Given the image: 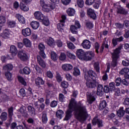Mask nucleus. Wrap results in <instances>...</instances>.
<instances>
[{
  "instance_id": "obj_45",
  "label": "nucleus",
  "mask_w": 129,
  "mask_h": 129,
  "mask_svg": "<svg viewBox=\"0 0 129 129\" xmlns=\"http://www.w3.org/2000/svg\"><path fill=\"white\" fill-rule=\"evenodd\" d=\"M60 86L62 88H64V89H66V88H68V86H69V84L68 82L66 81H63L60 83Z\"/></svg>"
},
{
  "instance_id": "obj_34",
  "label": "nucleus",
  "mask_w": 129,
  "mask_h": 129,
  "mask_svg": "<svg viewBox=\"0 0 129 129\" xmlns=\"http://www.w3.org/2000/svg\"><path fill=\"white\" fill-rule=\"evenodd\" d=\"M17 19L18 20L19 23H20V24H25L26 23V21L25 20V18H24V17L22 15H21V14H17Z\"/></svg>"
},
{
  "instance_id": "obj_3",
  "label": "nucleus",
  "mask_w": 129,
  "mask_h": 129,
  "mask_svg": "<svg viewBox=\"0 0 129 129\" xmlns=\"http://www.w3.org/2000/svg\"><path fill=\"white\" fill-rule=\"evenodd\" d=\"M76 55L80 60H83V61H91L92 58L95 56L93 51H88L85 52L81 49L77 50Z\"/></svg>"
},
{
  "instance_id": "obj_13",
  "label": "nucleus",
  "mask_w": 129,
  "mask_h": 129,
  "mask_svg": "<svg viewBox=\"0 0 129 129\" xmlns=\"http://www.w3.org/2000/svg\"><path fill=\"white\" fill-rule=\"evenodd\" d=\"M46 44L48 46L51 47V48H54L56 45V42L54 38L50 37L46 39Z\"/></svg>"
},
{
  "instance_id": "obj_4",
  "label": "nucleus",
  "mask_w": 129,
  "mask_h": 129,
  "mask_svg": "<svg viewBox=\"0 0 129 129\" xmlns=\"http://www.w3.org/2000/svg\"><path fill=\"white\" fill-rule=\"evenodd\" d=\"M34 16L36 20L39 21V22H41L43 25L46 26V27L50 26V20H49V18H48V17L44 15L41 11L35 12Z\"/></svg>"
},
{
  "instance_id": "obj_2",
  "label": "nucleus",
  "mask_w": 129,
  "mask_h": 129,
  "mask_svg": "<svg viewBox=\"0 0 129 129\" xmlns=\"http://www.w3.org/2000/svg\"><path fill=\"white\" fill-rule=\"evenodd\" d=\"M85 79L86 80V85L88 88H95L96 87V79L97 75L92 70H89L87 74L85 75Z\"/></svg>"
},
{
  "instance_id": "obj_53",
  "label": "nucleus",
  "mask_w": 129,
  "mask_h": 129,
  "mask_svg": "<svg viewBox=\"0 0 129 129\" xmlns=\"http://www.w3.org/2000/svg\"><path fill=\"white\" fill-rule=\"evenodd\" d=\"M115 26L117 29H119V30H122V29H123V27L124 25L121 23L116 22V23H115Z\"/></svg>"
},
{
  "instance_id": "obj_27",
  "label": "nucleus",
  "mask_w": 129,
  "mask_h": 129,
  "mask_svg": "<svg viewBox=\"0 0 129 129\" xmlns=\"http://www.w3.org/2000/svg\"><path fill=\"white\" fill-rule=\"evenodd\" d=\"M30 26L33 30H37L40 27V23L38 21H33L31 22Z\"/></svg>"
},
{
  "instance_id": "obj_50",
  "label": "nucleus",
  "mask_w": 129,
  "mask_h": 129,
  "mask_svg": "<svg viewBox=\"0 0 129 129\" xmlns=\"http://www.w3.org/2000/svg\"><path fill=\"white\" fill-rule=\"evenodd\" d=\"M5 76L7 79L8 80V81H12L13 79L12 73L9 72H7L5 73Z\"/></svg>"
},
{
  "instance_id": "obj_55",
  "label": "nucleus",
  "mask_w": 129,
  "mask_h": 129,
  "mask_svg": "<svg viewBox=\"0 0 129 129\" xmlns=\"http://www.w3.org/2000/svg\"><path fill=\"white\" fill-rule=\"evenodd\" d=\"M1 118L2 120H7L8 119V114L7 112H3L1 114Z\"/></svg>"
},
{
  "instance_id": "obj_7",
  "label": "nucleus",
  "mask_w": 129,
  "mask_h": 129,
  "mask_svg": "<svg viewBox=\"0 0 129 129\" xmlns=\"http://www.w3.org/2000/svg\"><path fill=\"white\" fill-rule=\"evenodd\" d=\"M18 57L20 58L21 61L23 62H27L29 60V56L24 50L20 51L18 53Z\"/></svg>"
},
{
  "instance_id": "obj_42",
  "label": "nucleus",
  "mask_w": 129,
  "mask_h": 129,
  "mask_svg": "<svg viewBox=\"0 0 129 129\" xmlns=\"http://www.w3.org/2000/svg\"><path fill=\"white\" fill-rule=\"evenodd\" d=\"M67 45L69 49H70L71 50H74V49L76 48L74 44L70 41H67Z\"/></svg>"
},
{
  "instance_id": "obj_12",
  "label": "nucleus",
  "mask_w": 129,
  "mask_h": 129,
  "mask_svg": "<svg viewBox=\"0 0 129 129\" xmlns=\"http://www.w3.org/2000/svg\"><path fill=\"white\" fill-rule=\"evenodd\" d=\"M116 114L119 119H121L122 117L123 118L124 114H125L124 112V108L122 106L120 107L119 109L116 111Z\"/></svg>"
},
{
  "instance_id": "obj_44",
  "label": "nucleus",
  "mask_w": 129,
  "mask_h": 129,
  "mask_svg": "<svg viewBox=\"0 0 129 129\" xmlns=\"http://www.w3.org/2000/svg\"><path fill=\"white\" fill-rule=\"evenodd\" d=\"M13 67L12 64H6L3 67V69L5 71H8V70H13Z\"/></svg>"
},
{
  "instance_id": "obj_47",
  "label": "nucleus",
  "mask_w": 129,
  "mask_h": 129,
  "mask_svg": "<svg viewBox=\"0 0 129 129\" xmlns=\"http://www.w3.org/2000/svg\"><path fill=\"white\" fill-rule=\"evenodd\" d=\"M23 73L25 75H29L30 73H31V69H30V68L28 67H25L23 69Z\"/></svg>"
},
{
  "instance_id": "obj_41",
  "label": "nucleus",
  "mask_w": 129,
  "mask_h": 129,
  "mask_svg": "<svg viewBox=\"0 0 129 129\" xmlns=\"http://www.w3.org/2000/svg\"><path fill=\"white\" fill-rule=\"evenodd\" d=\"M20 9H21L22 11H23V12H28V11H29V8L23 3L20 4Z\"/></svg>"
},
{
  "instance_id": "obj_14",
  "label": "nucleus",
  "mask_w": 129,
  "mask_h": 129,
  "mask_svg": "<svg viewBox=\"0 0 129 129\" xmlns=\"http://www.w3.org/2000/svg\"><path fill=\"white\" fill-rule=\"evenodd\" d=\"M34 105L35 106V108H36L37 110L39 112H42L44 109H45V104L42 103L40 104H38V102H36L34 103Z\"/></svg>"
},
{
  "instance_id": "obj_1",
  "label": "nucleus",
  "mask_w": 129,
  "mask_h": 129,
  "mask_svg": "<svg viewBox=\"0 0 129 129\" xmlns=\"http://www.w3.org/2000/svg\"><path fill=\"white\" fill-rule=\"evenodd\" d=\"M74 110L75 118L81 122L85 121L89 116L86 106L84 105L81 101L77 103L75 99L72 98L70 101L69 108L65 112L66 115L63 120H70L73 116Z\"/></svg>"
},
{
  "instance_id": "obj_57",
  "label": "nucleus",
  "mask_w": 129,
  "mask_h": 129,
  "mask_svg": "<svg viewBox=\"0 0 129 129\" xmlns=\"http://www.w3.org/2000/svg\"><path fill=\"white\" fill-rule=\"evenodd\" d=\"M122 86H126L127 87L129 85V82L128 81L125 80V79H123L122 80L121 84Z\"/></svg>"
},
{
  "instance_id": "obj_25",
  "label": "nucleus",
  "mask_w": 129,
  "mask_h": 129,
  "mask_svg": "<svg viewBox=\"0 0 129 129\" xmlns=\"http://www.w3.org/2000/svg\"><path fill=\"white\" fill-rule=\"evenodd\" d=\"M61 67L63 71H69L72 70L73 68V66H72V65L68 63L62 64Z\"/></svg>"
},
{
  "instance_id": "obj_11",
  "label": "nucleus",
  "mask_w": 129,
  "mask_h": 129,
  "mask_svg": "<svg viewBox=\"0 0 129 129\" xmlns=\"http://www.w3.org/2000/svg\"><path fill=\"white\" fill-rule=\"evenodd\" d=\"M87 99L89 104H92L93 102L95 101L96 99L95 98L94 94L92 93H89L87 95Z\"/></svg>"
},
{
  "instance_id": "obj_43",
  "label": "nucleus",
  "mask_w": 129,
  "mask_h": 129,
  "mask_svg": "<svg viewBox=\"0 0 129 129\" xmlns=\"http://www.w3.org/2000/svg\"><path fill=\"white\" fill-rule=\"evenodd\" d=\"M108 86L111 92H112L113 91H114V90H115V83L113 82H111L109 84Z\"/></svg>"
},
{
  "instance_id": "obj_63",
  "label": "nucleus",
  "mask_w": 129,
  "mask_h": 129,
  "mask_svg": "<svg viewBox=\"0 0 129 129\" xmlns=\"http://www.w3.org/2000/svg\"><path fill=\"white\" fill-rule=\"evenodd\" d=\"M94 3H95V0H86L85 4L87 5V6H92Z\"/></svg>"
},
{
  "instance_id": "obj_10",
  "label": "nucleus",
  "mask_w": 129,
  "mask_h": 129,
  "mask_svg": "<svg viewBox=\"0 0 129 129\" xmlns=\"http://www.w3.org/2000/svg\"><path fill=\"white\" fill-rule=\"evenodd\" d=\"M87 15L90 19H92V20H94V21H95L96 19H97V16L96 15V13H95V12L94 10L91 8H89L87 10Z\"/></svg>"
},
{
  "instance_id": "obj_46",
  "label": "nucleus",
  "mask_w": 129,
  "mask_h": 129,
  "mask_svg": "<svg viewBox=\"0 0 129 129\" xmlns=\"http://www.w3.org/2000/svg\"><path fill=\"white\" fill-rule=\"evenodd\" d=\"M122 81V80H121V78H117L115 81V83H116L115 86L117 87L120 86V85H121Z\"/></svg>"
},
{
  "instance_id": "obj_6",
  "label": "nucleus",
  "mask_w": 129,
  "mask_h": 129,
  "mask_svg": "<svg viewBox=\"0 0 129 129\" xmlns=\"http://www.w3.org/2000/svg\"><path fill=\"white\" fill-rule=\"evenodd\" d=\"M39 4L40 7L42 8V10L45 13H49L51 12L56 8L55 4L49 3L48 4H46L45 0H40Z\"/></svg>"
},
{
  "instance_id": "obj_35",
  "label": "nucleus",
  "mask_w": 129,
  "mask_h": 129,
  "mask_svg": "<svg viewBox=\"0 0 129 129\" xmlns=\"http://www.w3.org/2000/svg\"><path fill=\"white\" fill-rule=\"evenodd\" d=\"M94 68L97 73H100V66L99 62H96L94 63Z\"/></svg>"
},
{
  "instance_id": "obj_8",
  "label": "nucleus",
  "mask_w": 129,
  "mask_h": 129,
  "mask_svg": "<svg viewBox=\"0 0 129 129\" xmlns=\"http://www.w3.org/2000/svg\"><path fill=\"white\" fill-rule=\"evenodd\" d=\"M92 124L93 125L97 124L98 127H102L103 126V120L98 118L97 116H95L92 120Z\"/></svg>"
},
{
  "instance_id": "obj_23",
  "label": "nucleus",
  "mask_w": 129,
  "mask_h": 129,
  "mask_svg": "<svg viewBox=\"0 0 129 129\" xmlns=\"http://www.w3.org/2000/svg\"><path fill=\"white\" fill-rule=\"evenodd\" d=\"M35 84L37 86H40V85H44L45 84V81L43 80V78L38 77L35 79Z\"/></svg>"
},
{
  "instance_id": "obj_29",
  "label": "nucleus",
  "mask_w": 129,
  "mask_h": 129,
  "mask_svg": "<svg viewBox=\"0 0 129 129\" xmlns=\"http://www.w3.org/2000/svg\"><path fill=\"white\" fill-rule=\"evenodd\" d=\"M67 14H68L69 17H73L75 15V10L73 8H69L66 11Z\"/></svg>"
},
{
  "instance_id": "obj_32",
  "label": "nucleus",
  "mask_w": 129,
  "mask_h": 129,
  "mask_svg": "<svg viewBox=\"0 0 129 129\" xmlns=\"http://www.w3.org/2000/svg\"><path fill=\"white\" fill-rule=\"evenodd\" d=\"M85 26L88 30H92L94 27V24H93V22L88 21L86 22Z\"/></svg>"
},
{
  "instance_id": "obj_61",
  "label": "nucleus",
  "mask_w": 129,
  "mask_h": 129,
  "mask_svg": "<svg viewBox=\"0 0 129 129\" xmlns=\"http://www.w3.org/2000/svg\"><path fill=\"white\" fill-rule=\"evenodd\" d=\"M57 105H58V102L57 101L53 100L50 103V107H52V108L54 107H56V106H57Z\"/></svg>"
},
{
  "instance_id": "obj_30",
  "label": "nucleus",
  "mask_w": 129,
  "mask_h": 129,
  "mask_svg": "<svg viewBox=\"0 0 129 129\" xmlns=\"http://www.w3.org/2000/svg\"><path fill=\"white\" fill-rule=\"evenodd\" d=\"M106 105H107V103H106V101L105 100L101 101L99 105V110H103V109L105 107H106Z\"/></svg>"
},
{
  "instance_id": "obj_28",
  "label": "nucleus",
  "mask_w": 129,
  "mask_h": 129,
  "mask_svg": "<svg viewBox=\"0 0 129 129\" xmlns=\"http://www.w3.org/2000/svg\"><path fill=\"white\" fill-rule=\"evenodd\" d=\"M17 79L19 83H21L22 85H23V86H27V82H26V80L24 77L21 76H18Z\"/></svg>"
},
{
  "instance_id": "obj_59",
  "label": "nucleus",
  "mask_w": 129,
  "mask_h": 129,
  "mask_svg": "<svg viewBox=\"0 0 129 129\" xmlns=\"http://www.w3.org/2000/svg\"><path fill=\"white\" fill-rule=\"evenodd\" d=\"M19 95L22 97H25V96H26V91L25 90V89L22 88L19 90Z\"/></svg>"
},
{
  "instance_id": "obj_21",
  "label": "nucleus",
  "mask_w": 129,
  "mask_h": 129,
  "mask_svg": "<svg viewBox=\"0 0 129 129\" xmlns=\"http://www.w3.org/2000/svg\"><path fill=\"white\" fill-rule=\"evenodd\" d=\"M37 62L38 64L41 66V67H42V68H46V63H45V61H44V60H43V58L41 57V56L38 55L37 56Z\"/></svg>"
},
{
  "instance_id": "obj_56",
  "label": "nucleus",
  "mask_w": 129,
  "mask_h": 129,
  "mask_svg": "<svg viewBox=\"0 0 129 129\" xmlns=\"http://www.w3.org/2000/svg\"><path fill=\"white\" fill-rule=\"evenodd\" d=\"M77 5L79 8L82 9L84 7V1L83 0H78Z\"/></svg>"
},
{
  "instance_id": "obj_49",
  "label": "nucleus",
  "mask_w": 129,
  "mask_h": 129,
  "mask_svg": "<svg viewBox=\"0 0 129 129\" xmlns=\"http://www.w3.org/2000/svg\"><path fill=\"white\" fill-rule=\"evenodd\" d=\"M122 104L125 106V107H128L129 106V98L125 97L124 98L122 102Z\"/></svg>"
},
{
  "instance_id": "obj_54",
  "label": "nucleus",
  "mask_w": 129,
  "mask_h": 129,
  "mask_svg": "<svg viewBox=\"0 0 129 129\" xmlns=\"http://www.w3.org/2000/svg\"><path fill=\"white\" fill-rule=\"evenodd\" d=\"M55 78H56L57 82H58V83H60V82L62 81V77H61V75H60L59 73H56Z\"/></svg>"
},
{
  "instance_id": "obj_33",
  "label": "nucleus",
  "mask_w": 129,
  "mask_h": 129,
  "mask_svg": "<svg viewBox=\"0 0 129 129\" xmlns=\"http://www.w3.org/2000/svg\"><path fill=\"white\" fill-rule=\"evenodd\" d=\"M50 58L52 61H57L58 60V55L53 51L50 52Z\"/></svg>"
},
{
  "instance_id": "obj_16",
  "label": "nucleus",
  "mask_w": 129,
  "mask_h": 129,
  "mask_svg": "<svg viewBox=\"0 0 129 129\" xmlns=\"http://www.w3.org/2000/svg\"><path fill=\"white\" fill-rule=\"evenodd\" d=\"M11 31L10 30L6 29L4 30L3 32L1 34V37L4 39H9L11 37Z\"/></svg>"
},
{
  "instance_id": "obj_15",
  "label": "nucleus",
  "mask_w": 129,
  "mask_h": 129,
  "mask_svg": "<svg viewBox=\"0 0 129 129\" xmlns=\"http://www.w3.org/2000/svg\"><path fill=\"white\" fill-rule=\"evenodd\" d=\"M22 33L24 37H29L32 35V30L30 28L27 27L22 29Z\"/></svg>"
},
{
  "instance_id": "obj_52",
  "label": "nucleus",
  "mask_w": 129,
  "mask_h": 129,
  "mask_svg": "<svg viewBox=\"0 0 129 129\" xmlns=\"http://www.w3.org/2000/svg\"><path fill=\"white\" fill-rule=\"evenodd\" d=\"M129 72V69L127 68H125L123 69H122L119 73L121 74V75H124V74H127Z\"/></svg>"
},
{
  "instance_id": "obj_51",
  "label": "nucleus",
  "mask_w": 129,
  "mask_h": 129,
  "mask_svg": "<svg viewBox=\"0 0 129 129\" xmlns=\"http://www.w3.org/2000/svg\"><path fill=\"white\" fill-rule=\"evenodd\" d=\"M67 56L70 58V59H72L73 60H75L76 59V56L75 55L71 53L70 51L67 52Z\"/></svg>"
},
{
  "instance_id": "obj_40",
  "label": "nucleus",
  "mask_w": 129,
  "mask_h": 129,
  "mask_svg": "<svg viewBox=\"0 0 129 129\" xmlns=\"http://www.w3.org/2000/svg\"><path fill=\"white\" fill-rule=\"evenodd\" d=\"M73 75L76 77L80 75V70L77 68V67L74 68Z\"/></svg>"
},
{
  "instance_id": "obj_18",
  "label": "nucleus",
  "mask_w": 129,
  "mask_h": 129,
  "mask_svg": "<svg viewBox=\"0 0 129 129\" xmlns=\"http://www.w3.org/2000/svg\"><path fill=\"white\" fill-rule=\"evenodd\" d=\"M97 95L102 96L103 95V86L101 84H98L97 87Z\"/></svg>"
},
{
  "instance_id": "obj_19",
  "label": "nucleus",
  "mask_w": 129,
  "mask_h": 129,
  "mask_svg": "<svg viewBox=\"0 0 129 129\" xmlns=\"http://www.w3.org/2000/svg\"><path fill=\"white\" fill-rule=\"evenodd\" d=\"M41 121L43 124H46L48 122V116L46 112H42L41 113Z\"/></svg>"
},
{
  "instance_id": "obj_36",
  "label": "nucleus",
  "mask_w": 129,
  "mask_h": 129,
  "mask_svg": "<svg viewBox=\"0 0 129 129\" xmlns=\"http://www.w3.org/2000/svg\"><path fill=\"white\" fill-rule=\"evenodd\" d=\"M64 114V111L61 109L57 110L55 113V115L57 118H62V116Z\"/></svg>"
},
{
  "instance_id": "obj_31",
  "label": "nucleus",
  "mask_w": 129,
  "mask_h": 129,
  "mask_svg": "<svg viewBox=\"0 0 129 129\" xmlns=\"http://www.w3.org/2000/svg\"><path fill=\"white\" fill-rule=\"evenodd\" d=\"M65 27V24L64 23H58L57 24V28L58 32L62 33L64 32V28Z\"/></svg>"
},
{
  "instance_id": "obj_60",
  "label": "nucleus",
  "mask_w": 129,
  "mask_h": 129,
  "mask_svg": "<svg viewBox=\"0 0 129 129\" xmlns=\"http://www.w3.org/2000/svg\"><path fill=\"white\" fill-rule=\"evenodd\" d=\"M59 60L61 61H64V60H66V54L64 52H61L60 53V55L59 57Z\"/></svg>"
},
{
  "instance_id": "obj_38",
  "label": "nucleus",
  "mask_w": 129,
  "mask_h": 129,
  "mask_svg": "<svg viewBox=\"0 0 129 129\" xmlns=\"http://www.w3.org/2000/svg\"><path fill=\"white\" fill-rule=\"evenodd\" d=\"M7 25L9 28H15L16 27V21L13 20H8Z\"/></svg>"
},
{
  "instance_id": "obj_17",
  "label": "nucleus",
  "mask_w": 129,
  "mask_h": 129,
  "mask_svg": "<svg viewBox=\"0 0 129 129\" xmlns=\"http://www.w3.org/2000/svg\"><path fill=\"white\" fill-rule=\"evenodd\" d=\"M82 46L84 48V49H86V50H88L90 49L91 47V43L88 40H85L83 41L82 43Z\"/></svg>"
},
{
  "instance_id": "obj_37",
  "label": "nucleus",
  "mask_w": 129,
  "mask_h": 129,
  "mask_svg": "<svg viewBox=\"0 0 129 129\" xmlns=\"http://www.w3.org/2000/svg\"><path fill=\"white\" fill-rule=\"evenodd\" d=\"M17 48L15 46L12 45L10 47V52L12 54L13 56H17Z\"/></svg>"
},
{
  "instance_id": "obj_5",
  "label": "nucleus",
  "mask_w": 129,
  "mask_h": 129,
  "mask_svg": "<svg viewBox=\"0 0 129 129\" xmlns=\"http://www.w3.org/2000/svg\"><path fill=\"white\" fill-rule=\"evenodd\" d=\"M122 49V46H119L113 50V52L111 53L112 55V62H111V66L114 68L117 66V60L119 58V54H120V51Z\"/></svg>"
},
{
  "instance_id": "obj_48",
  "label": "nucleus",
  "mask_w": 129,
  "mask_h": 129,
  "mask_svg": "<svg viewBox=\"0 0 129 129\" xmlns=\"http://www.w3.org/2000/svg\"><path fill=\"white\" fill-rule=\"evenodd\" d=\"M111 92L110 89H109V86L107 85H104L103 87V94L104 93H109V92Z\"/></svg>"
},
{
  "instance_id": "obj_24",
  "label": "nucleus",
  "mask_w": 129,
  "mask_h": 129,
  "mask_svg": "<svg viewBox=\"0 0 129 129\" xmlns=\"http://www.w3.org/2000/svg\"><path fill=\"white\" fill-rule=\"evenodd\" d=\"M23 43L26 48H31V47H32V42H31V40L28 38L23 39Z\"/></svg>"
},
{
  "instance_id": "obj_64",
  "label": "nucleus",
  "mask_w": 129,
  "mask_h": 129,
  "mask_svg": "<svg viewBox=\"0 0 129 129\" xmlns=\"http://www.w3.org/2000/svg\"><path fill=\"white\" fill-rule=\"evenodd\" d=\"M6 23V17L5 16H0V25L4 26V24Z\"/></svg>"
},
{
  "instance_id": "obj_26",
  "label": "nucleus",
  "mask_w": 129,
  "mask_h": 129,
  "mask_svg": "<svg viewBox=\"0 0 129 129\" xmlns=\"http://www.w3.org/2000/svg\"><path fill=\"white\" fill-rule=\"evenodd\" d=\"M70 30L73 35H78V29L76 26H74V25L70 26Z\"/></svg>"
},
{
  "instance_id": "obj_22",
  "label": "nucleus",
  "mask_w": 129,
  "mask_h": 129,
  "mask_svg": "<svg viewBox=\"0 0 129 129\" xmlns=\"http://www.w3.org/2000/svg\"><path fill=\"white\" fill-rule=\"evenodd\" d=\"M117 10V14H119L120 15H124L125 16H126V15H127V13H128V11L123 8V7L118 8Z\"/></svg>"
},
{
  "instance_id": "obj_20",
  "label": "nucleus",
  "mask_w": 129,
  "mask_h": 129,
  "mask_svg": "<svg viewBox=\"0 0 129 129\" xmlns=\"http://www.w3.org/2000/svg\"><path fill=\"white\" fill-rule=\"evenodd\" d=\"M27 110L31 116H34L36 115V112H35V108L33 106L28 105L27 107Z\"/></svg>"
},
{
  "instance_id": "obj_62",
  "label": "nucleus",
  "mask_w": 129,
  "mask_h": 129,
  "mask_svg": "<svg viewBox=\"0 0 129 129\" xmlns=\"http://www.w3.org/2000/svg\"><path fill=\"white\" fill-rule=\"evenodd\" d=\"M95 49L96 50V52L97 53V54H98L99 53V47H100V46L99 45V44L98 42H95Z\"/></svg>"
},
{
  "instance_id": "obj_39",
  "label": "nucleus",
  "mask_w": 129,
  "mask_h": 129,
  "mask_svg": "<svg viewBox=\"0 0 129 129\" xmlns=\"http://www.w3.org/2000/svg\"><path fill=\"white\" fill-rule=\"evenodd\" d=\"M116 115L114 113H111L106 116V118L108 120H113L115 119Z\"/></svg>"
},
{
  "instance_id": "obj_9",
  "label": "nucleus",
  "mask_w": 129,
  "mask_h": 129,
  "mask_svg": "<svg viewBox=\"0 0 129 129\" xmlns=\"http://www.w3.org/2000/svg\"><path fill=\"white\" fill-rule=\"evenodd\" d=\"M38 49L39 50V55L42 57L43 59H46V54L45 53V49L46 47L45 45L42 43H40L38 45Z\"/></svg>"
},
{
  "instance_id": "obj_58",
  "label": "nucleus",
  "mask_w": 129,
  "mask_h": 129,
  "mask_svg": "<svg viewBox=\"0 0 129 129\" xmlns=\"http://www.w3.org/2000/svg\"><path fill=\"white\" fill-rule=\"evenodd\" d=\"M46 75L47 77L49 78L50 79H52L54 77V75H53V73L51 72V71H48L46 73Z\"/></svg>"
}]
</instances>
